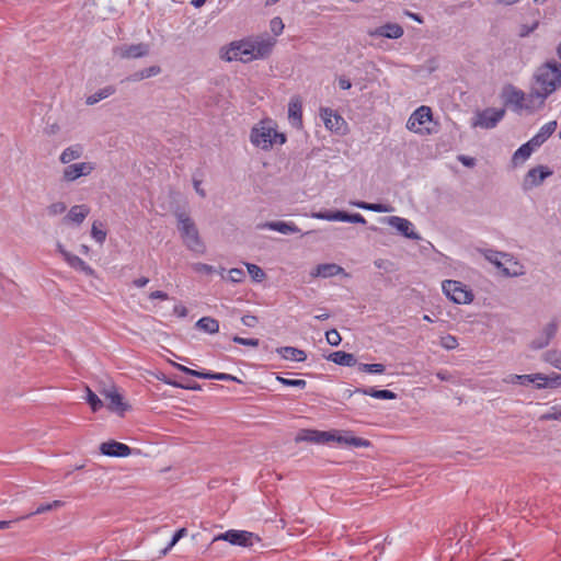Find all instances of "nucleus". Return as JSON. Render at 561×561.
<instances>
[{
  "mask_svg": "<svg viewBox=\"0 0 561 561\" xmlns=\"http://www.w3.org/2000/svg\"><path fill=\"white\" fill-rule=\"evenodd\" d=\"M255 49L250 42H233L220 50L221 59L226 61L240 60L248 62L255 59Z\"/></svg>",
  "mask_w": 561,
  "mask_h": 561,
  "instance_id": "nucleus-5",
  "label": "nucleus"
},
{
  "mask_svg": "<svg viewBox=\"0 0 561 561\" xmlns=\"http://www.w3.org/2000/svg\"><path fill=\"white\" fill-rule=\"evenodd\" d=\"M296 443L299 442H309L313 444H319L318 431L317 430H301L296 438Z\"/></svg>",
  "mask_w": 561,
  "mask_h": 561,
  "instance_id": "nucleus-38",
  "label": "nucleus"
},
{
  "mask_svg": "<svg viewBox=\"0 0 561 561\" xmlns=\"http://www.w3.org/2000/svg\"><path fill=\"white\" fill-rule=\"evenodd\" d=\"M224 540L229 542L232 546H239V547H252L255 542H260L261 538L251 531L248 530H238V529H230L222 534H219L214 537L213 542Z\"/></svg>",
  "mask_w": 561,
  "mask_h": 561,
  "instance_id": "nucleus-6",
  "label": "nucleus"
},
{
  "mask_svg": "<svg viewBox=\"0 0 561 561\" xmlns=\"http://www.w3.org/2000/svg\"><path fill=\"white\" fill-rule=\"evenodd\" d=\"M458 160L465 165V167H468V168H473L476 165V159L472 158V157H469V156H459L458 157Z\"/></svg>",
  "mask_w": 561,
  "mask_h": 561,
  "instance_id": "nucleus-63",
  "label": "nucleus"
},
{
  "mask_svg": "<svg viewBox=\"0 0 561 561\" xmlns=\"http://www.w3.org/2000/svg\"><path fill=\"white\" fill-rule=\"evenodd\" d=\"M333 443H337L339 445H347L353 447H368L370 446V442L362 438V437H355L346 434H342L340 431H332Z\"/></svg>",
  "mask_w": 561,
  "mask_h": 561,
  "instance_id": "nucleus-18",
  "label": "nucleus"
},
{
  "mask_svg": "<svg viewBox=\"0 0 561 561\" xmlns=\"http://www.w3.org/2000/svg\"><path fill=\"white\" fill-rule=\"evenodd\" d=\"M284 28V24L282 22V20L279 18H274L272 21H271V30L272 32L275 34V35H278L282 33Z\"/></svg>",
  "mask_w": 561,
  "mask_h": 561,
  "instance_id": "nucleus-59",
  "label": "nucleus"
},
{
  "mask_svg": "<svg viewBox=\"0 0 561 561\" xmlns=\"http://www.w3.org/2000/svg\"><path fill=\"white\" fill-rule=\"evenodd\" d=\"M241 322L243 325L245 327H249V328H254L257 322H259V319L257 317L255 316H252V314H244L242 318H241Z\"/></svg>",
  "mask_w": 561,
  "mask_h": 561,
  "instance_id": "nucleus-58",
  "label": "nucleus"
},
{
  "mask_svg": "<svg viewBox=\"0 0 561 561\" xmlns=\"http://www.w3.org/2000/svg\"><path fill=\"white\" fill-rule=\"evenodd\" d=\"M150 46L146 43L122 45L114 49L115 55L123 59L140 58L149 54Z\"/></svg>",
  "mask_w": 561,
  "mask_h": 561,
  "instance_id": "nucleus-11",
  "label": "nucleus"
},
{
  "mask_svg": "<svg viewBox=\"0 0 561 561\" xmlns=\"http://www.w3.org/2000/svg\"><path fill=\"white\" fill-rule=\"evenodd\" d=\"M325 339L331 346H337L342 341L340 333L335 329L327 331Z\"/></svg>",
  "mask_w": 561,
  "mask_h": 561,
  "instance_id": "nucleus-50",
  "label": "nucleus"
},
{
  "mask_svg": "<svg viewBox=\"0 0 561 561\" xmlns=\"http://www.w3.org/2000/svg\"><path fill=\"white\" fill-rule=\"evenodd\" d=\"M327 358L340 366L352 367L357 364L356 357L352 353H346L344 351L333 352Z\"/></svg>",
  "mask_w": 561,
  "mask_h": 561,
  "instance_id": "nucleus-23",
  "label": "nucleus"
},
{
  "mask_svg": "<svg viewBox=\"0 0 561 561\" xmlns=\"http://www.w3.org/2000/svg\"><path fill=\"white\" fill-rule=\"evenodd\" d=\"M319 444H329L332 443L333 434L332 431H318Z\"/></svg>",
  "mask_w": 561,
  "mask_h": 561,
  "instance_id": "nucleus-56",
  "label": "nucleus"
},
{
  "mask_svg": "<svg viewBox=\"0 0 561 561\" xmlns=\"http://www.w3.org/2000/svg\"><path fill=\"white\" fill-rule=\"evenodd\" d=\"M548 344L549 342L541 334L539 337L535 339L530 345L534 350H540L546 347Z\"/></svg>",
  "mask_w": 561,
  "mask_h": 561,
  "instance_id": "nucleus-60",
  "label": "nucleus"
},
{
  "mask_svg": "<svg viewBox=\"0 0 561 561\" xmlns=\"http://www.w3.org/2000/svg\"><path fill=\"white\" fill-rule=\"evenodd\" d=\"M82 154H83V147L81 145L77 144V145L66 148L61 152L59 160L61 163L68 164L71 161L79 159Z\"/></svg>",
  "mask_w": 561,
  "mask_h": 561,
  "instance_id": "nucleus-31",
  "label": "nucleus"
},
{
  "mask_svg": "<svg viewBox=\"0 0 561 561\" xmlns=\"http://www.w3.org/2000/svg\"><path fill=\"white\" fill-rule=\"evenodd\" d=\"M149 298H150V299L167 300V299H168V294H167V293H164V291H161V290H156V291H152V293L149 295Z\"/></svg>",
  "mask_w": 561,
  "mask_h": 561,
  "instance_id": "nucleus-64",
  "label": "nucleus"
},
{
  "mask_svg": "<svg viewBox=\"0 0 561 561\" xmlns=\"http://www.w3.org/2000/svg\"><path fill=\"white\" fill-rule=\"evenodd\" d=\"M174 216L178 222V230L186 248L197 254L205 252V244L199 237L198 229L194 220L182 210H175Z\"/></svg>",
  "mask_w": 561,
  "mask_h": 561,
  "instance_id": "nucleus-2",
  "label": "nucleus"
},
{
  "mask_svg": "<svg viewBox=\"0 0 561 561\" xmlns=\"http://www.w3.org/2000/svg\"><path fill=\"white\" fill-rule=\"evenodd\" d=\"M288 119L291 126L300 128L302 126V105L299 98L294 96L288 104Z\"/></svg>",
  "mask_w": 561,
  "mask_h": 561,
  "instance_id": "nucleus-19",
  "label": "nucleus"
},
{
  "mask_svg": "<svg viewBox=\"0 0 561 561\" xmlns=\"http://www.w3.org/2000/svg\"><path fill=\"white\" fill-rule=\"evenodd\" d=\"M484 257L501 271L504 276L513 277L522 275V266L514 261L513 256L505 252L485 250Z\"/></svg>",
  "mask_w": 561,
  "mask_h": 561,
  "instance_id": "nucleus-4",
  "label": "nucleus"
},
{
  "mask_svg": "<svg viewBox=\"0 0 561 561\" xmlns=\"http://www.w3.org/2000/svg\"><path fill=\"white\" fill-rule=\"evenodd\" d=\"M64 505V502L59 501V500H56V501H53L51 503H47V504H41L34 512H31L24 516H21L20 519H26L33 515H37V514H44L46 512H49L54 508H59Z\"/></svg>",
  "mask_w": 561,
  "mask_h": 561,
  "instance_id": "nucleus-37",
  "label": "nucleus"
},
{
  "mask_svg": "<svg viewBox=\"0 0 561 561\" xmlns=\"http://www.w3.org/2000/svg\"><path fill=\"white\" fill-rule=\"evenodd\" d=\"M273 45L274 42L271 39L252 43V47L255 49V58L266 57L271 53Z\"/></svg>",
  "mask_w": 561,
  "mask_h": 561,
  "instance_id": "nucleus-36",
  "label": "nucleus"
},
{
  "mask_svg": "<svg viewBox=\"0 0 561 561\" xmlns=\"http://www.w3.org/2000/svg\"><path fill=\"white\" fill-rule=\"evenodd\" d=\"M232 341L237 344L251 346V347H257L260 345L259 339H245V337H241L239 335L232 336Z\"/></svg>",
  "mask_w": 561,
  "mask_h": 561,
  "instance_id": "nucleus-53",
  "label": "nucleus"
},
{
  "mask_svg": "<svg viewBox=\"0 0 561 561\" xmlns=\"http://www.w3.org/2000/svg\"><path fill=\"white\" fill-rule=\"evenodd\" d=\"M186 534H187L186 528L183 527V528L178 529L175 531V534L173 535L169 545L162 550V554H167L171 550V548L178 543V541L180 539H182L183 537L186 536Z\"/></svg>",
  "mask_w": 561,
  "mask_h": 561,
  "instance_id": "nucleus-46",
  "label": "nucleus"
},
{
  "mask_svg": "<svg viewBox=\"0 0 561 561\" xmlns=\"http://www.w3.org/2000/svg\"><path fill=\"white\" fill-rule=\"evenodd\" d=\"M345 214L343 210H323L312 214V217L328 221H345Z\"/></svg>",
  "mask_w": 561,
  "mask_h": 561,
  "instance_id": "nucleus-33",
  "label": "nucleus"
},
{
  "mask_svg": "<svg viewBox=\"0 0 561 561\" xmlns=\"http://www.w3.org/2000/svg\"><path fill=\"white\" fill-rule=\"evenodd\" d=\"M67 209V206L62 202L53 203L47 207V211L49 216H56L65 213Z\"/></svg>",
  "mask_w": 561,
  "mask_h": 561,
  "instance_id": "nucleus-52",
  "label": "nucleus"
},
{
  "mask_svg": "<svg viewBox=\"0 0 561 561\" xmlns=\"http://www.w3.org/2000/svg\"><path fill=\"white\" fill-rule=\"evenodd\" d=\"M503 99L505 102V105H512L513 110L517 113H519L522 110H527L529 112L534 111V106L530 104H524L526 101V94L515 88L514 85H507L503 90Z\"/></svg>",
  "mask_w": 561,
  "mask_h": 561,
  "instance_id": "nucleus-9",
  "label": "nucleus"
},
{
  "mask_svg": "<svg viewBox=\"0 0 561 561\" xmlns=\"http://www.w3.org/2000/svg\"><path fill=\"white\" fill-rule=\"evenodd\" d=\"M355 392L381 400H393L397 398V394L394 392L386 389L377 390L375 388H356Z\"/></svg>",
  "mask_w": 561,
  "mask_h": 561,
  "instance_id": "nucleus-29",
  "label": "nucleus"
},
{
  "mask_svg": "<svg viewBox=\"0 0 561 561\" xmlns=\"http://www.w3.org/2000/svg\"><path fill=\"white\" fill-rule=\"evenodd\" d=\"M534 78L533 96L539 95L540 107L546 99L561 87V64L556 60L545 62L537 69Z\"/></svg>",
  "mask_w": 561,
  "mask_h": 561,
  "instance_id": "nucleus-1",
  "label": "nucleus"
},
{
  "mask_svg": "<svg viewBox=\"0 0 561 561\" xmlns=\"http://www.w3.org/2000/svg\"><path fill=\"white\" fill-rule=\"evenodd\" d=\"M247 268L251 277L256 282H261L265 277L263 270L255 264L247 263Z\"/></svg>",
  "mask_w": 561,
  "mask_h": 561,
  "instance_id": "nucleus-48",
  "label": "nucleus"
},
{
  "mask_svg": "<svg viewBox=\"0 0 561 561\" xmlns=\"http://www.w3.org/2000/svg\"><path fill=\"white\" fill-rule=\"evenodd\" d=\"M95 169L94 163L92 162H80L69 164L64 169L62 179L66 182H72L81 176H87L91 174Z\"/></svg>",
  "mask_w": 561,
  "mask_h": 561,
  "instance_id": "nucleus-10",
  "label": "nucleus"
},
{
  "mask_svg": "<svg viewBox=\"0 0 561 561\" xmlns=\"http://www.w3.org/2000/svg\"><path fill=\"white\" fill-rule=\"evenodd\" d=\"M358 369L368 374H383L386 370L382 364H359Z\"/></svg>",
  "mask_w": 561,
  "mask_h": 561,
  "instance_id": "nucleus-45",
  "label": "nucleus"
},
{
  "mask_svg": "<svg viewBox=\"0 0 561 561\" xmlns=\"http://www.w3.org/2000/svg\"><path fill=\"white\" fill-rule=\"evenodd\" d=\"M194 270L199 273L210 274L214 272V267L211 265L205 263H196L194 265Z\"/></svg>",
  "mask_w": 561,
  "mask_h": 561,
  "instance_id": "nucleus-62",
  "label": "nucleus"
},
{
  "mask_svg": "<svg viewBox=\"0 0 561 561\" xmlns=\"http://www.w3.org/2000/svg\"><path fill=\"white\" fill-rule=\"evenodd\" d=\"M257 228L274 230L283 234L300 232V229L294 222L285 221H267L265 224L259 225Z\"/></svg>",
  "mask_w": 561,
  "mask_h": 561,
  "instance_id": "nucleus-21",
  "label": "nucleus"
},
{
  "mask_svg": "<svg viewBox=\"0 0 561 561\" xmlns=\"http://www.w3.org/2000/svg\"><path fill=\"white\" fill-rule=\"evenodd\" d=\"M65 261L68 263L70 267L77 271H81L85 275H92L94 272L93 268L90 265H88L82 259L72 253L66 255Z\"/></svg>",
  "mask_w": 561,
  "mask_h": 561,
  "instance_id": "nucleus-32",
  "label": "nucleus"
},
{
  "mask_svg": "<svg viewBox=\"0 0 561 561\" xmlns=\"http://www.w3.org/2000/svg\"><path fill=\"white\" fill-rule=\"evenodd\" d=\"M557 329L558 327L556 322L548 323L543 329L542 336L550 342V340L556 335Z\"/></svg>",
  "mask_w": 561,
  "mask_h": 561,
  "instance_id": "nucleus-55",
  "label": "nucleus"
},
{
  "mask_svg": "<svg viewBox=\"0 0 561 561\" xmlns=\"http://www.w3.org/2000/svg\"><path fill=\"white\" fill-rule=\"evenodd\" d=\"M100 451L110 457H127L131 454V448L126 444L108 440L100 445Z\"/></svg>",
  "mask_w": 561,
  "mask_h": 561,
  "instance_id": "nucleus-16",
  "label": "nucleus"
},
{
  "mask_svg": "<svg viewBox=\"0 0 561 561\" xmlns=\"http://www.w3.org/2000/svg\"><path fill=\"white\" fill-rule=\"evenodd\" d=\"M346 218L345 221L352 222V224H366V219L358 213L356 214H345Z\"/></svg>",
  "mask_w": 561,
  "mask_h": 561,
  "instance_id": "nucleus-57",
  "label": "nucleus"
},
{
  "mask_svg": "<svg viewBox=\"0 0 561 561\" xmlns=\"http://www.w3.org/2000/svg\"><path fill=\"white\" fill-rule=\"evenodd\" d=\"M443 291L455 304L466 305L473 300V294L461 282L447 279L443 282Z\"/></svg>",
  "mask_w": 561,
  "mask_h": 561,
  "instance_id": "nucleus-7",
  "label": "nucleus"
},
{
  "mask_svg": "<svg viewBox=\"0 0 561 561\" xmlns=\"http://www.w3.org/2000/svg\"><path fill=\"white\" fill-rule=\"evenodd\" d=\"M539 379H543L541 374H533V375H515L511 374L504 378V382L506 383H517L522 386H528L530 383H537Z\"/></svg>",
  "mask_w": 561,
  "mask_h": 561,
  "instance_id": "nucleus-24",
  "label": "nucleus"
},
{
  "mask_svg": "<svg viewBox=\"0 0 561 561\" xmlns=\"http://www.w3.org/2000/svg\"><path fill=\"white\" fill-rule=\"evenodd\" d=\"M160 71H161V69H160L159 66H151V67L145 68L141 71L136 72L135 75H133L131 79L134 81L142 80V79H146V78H150V77L157 76L158 73H160Z\"/></svg>",
  "mask_w": 561,
  "mask_h": 561,
  "instance_id": "nucleus-40",
  "label": "nucleus"
},
{
  "mask_svg": "<svg viewBox=\"0 0 561 561\" xmlns=\"http://www.w3.org/2000/svg\"><path fill=\"white\" fill-rule=\"evenodd\" d=\"M276 380L284 386L296 387L299 389H305L307 386V382L304 379H288L279 375L276 376Z\"/></svg>",
  "mask_w": 561,
  "mask_h": 561,
  "instance_id": "nucleus-43",
  "label": "nucleus"
},
{
  "mask_svg": "<svg viewBox=\"0 0 561 561\" xmlns=\"http://www.w3.org/2000/svg\"><path fill=\"white\" fill-rule=\"evenodd\" d=\"M432 119V111L428 106L422 105L416 108L407 123V128L414 133L422 131L421 126Z\"/></svg>",
  "mask_w": 561,
  "mask_h": 561,
  "instance_id": "nucleus-12",
  "label": "nucleus"
},
{
  "mask_svg": "<svg viewBox=\"0 0 561 561\" xmlns=\"http://www.w3.org/2000/svg\"><path fill=\"white\" fill-rule=\"evenodd\" d=\"M245 273L242 268H231L228 272V279L232 283H240L244 279Z\"/></svg>",
  "mask_w": 561,
  "mask_h": 561,
  "instance_id": "nucleus-51",
  "label": "nucleus"
},
{
  "mask_svg": "<svg viewBox=\"0 0 561 561\" xmlns=\"http://www.w3.org/2000/svg\"><path fill=\"white\" fill-rule=\"evenodd\" d=\"M89 213L90 209L87 205H76L70 208L64 220L80 225L83 222Z\"/></svg>",
  "mask_w": 561,
  "mask_h": 561,
  "instance_id": "nucleus-25",
  "label": "nucleus"
},
{
  "mask_svg": "<svg viewBox=\"0 0 561 561\" xmlns=\"http://www.w3.org/2000/svg\"><path fill=\"white\" fill-rule=\"evenodd\" d=\"M101 393L108 401L107 409L112 412L123 415L130 408L114 387L104 389Z\"/></svg>",
  "mask_w": 561,
  "mask_h": 561,
  "instance_id": "nucleus-13",
  "label": "nucleus"
},
{
  "mask_svg": "<svg viewBox=\"0 0 561 561\" xmlns=\"http://www.w3.org/2000/svg\"><path fill=\"white\" fill-rule=\"evenodd\" d=\"M250 140L253 146L268 150L274 144H285L286 136L277 133L272 121H261L251 129Z\"/></svg>",
  "mask_w": 561,
  "mask_h": 561,
  "instance_id": "nucleus-3",
  "label": "nucleus"
},
{
  "mask_svg": "<svg viewBox=\"0 0 561 561\" xmlns=\"http://www.w3.org/2000/svg\"><path fill=\"white\" fill-rule=\"evenodd\" d=\"M557 126V121H551L545 124L530 139L531 144H534L537 148L540 147L556 131Z\"/></svg>",
  "mask_w": 561,
  "mask_h": 561,
  "instance_id": "nucleus-22",
  "label": "nucleus"
},
{
  "mask_svg": "<svg viewBox=\"0 0 561 561\" xmlns=\"http://www.w3.org/2000/svg\"><path fill=\"white\" fill-rule=\"evenodd\" d=\"M321 117L324 122L325 127L332 131L340 133L342 131V128L346 125L344 118L339 114L334 113L331 108H323L321 111Z\"/></svg>",
  "mask_w": 561,
  "mask_h": 561,
  "instance_id": "nucleus-17",
  "label": "nucleus"
},
{
  "mask_svg": "<svg viewBox=\"0 0 561 561\" xmlns=\"http://www.w3.org/2000/svg\"><path fill=\"white\" fill-rule=\"evenodd\" d=\"M368 35L371 37H386L391 39L400 38L404 31L403 27L397 23H386L374 30H369Z\"/></svg>",
  "mask_w": 561,
  "mask_h": 561,
  "instance_id": "nucleus-15",
  "label": "nucleus"
},
{
  "mask_svg": "<svg viewBox=\"0 0 561 561\" xmlns=\"http://www.w3.org/2000/svg\"><path fill=\"white\" fill-rule=\"evenodd\" d=\"M344 272V268L335 263L319 264L316 267V272L311 273L312 276H319L323 278L332 277Z\"/></svg>",
  "mask_w": 561,
  "mask_h": 561,
  "instance_id": "nucleus-27",
  "label": "nucleus"
},
{
  "mask_svg": "<svg viewBox=\"0 0 561 561\" xmlns=\"http://www.w3.org/2000/svg\"><path fill=\"white\" fill-rule=\"evenodd\" d=\"M195 328L205 333L215 334L219 332V322L211 317H203L195 323Z\"/></svg>",
  "mask_w": 561,
  "mask_h": 561,
  "instance_id": "nucleus-30",
  "label": "nucleus"
},
{
  "mask_svg": "<svg viewBox=\"0 0 561 561\" xmlns=\"http://www.w3.org/2000/svg\"><path fill=\"white\" fill-rule=\"evenodd\" d=\"M537 147L534 144H531L530 140L522 145L513 154V164L518 165L520 163H524L530 157V154Z\"/></svg>",
  "mask_w": 561,
  "mask_h": 561,
  "instance_id": "nucleus-28",
  "label": "nucleus"
},
{
  "mask_svg": "<svg viewBox=\"0 0 561 561\" xmlns=\"http://www.w3.org/2000/svg\"><path fill=\"white\" fill-rule=\"evenodd\" d=\"M202 379H214V380H221V381L241 382V380H239L237 377H234L230 374H226V373L203 371Z\"/></svg>",
  "mask_w": 561,
  "mask_h": 561,
  "instance_id": "nucleus-39",
  "label": "nucleus"
},
{
  "mask_svg": "<svg viewBox=\"0 0 561 561\" xmlns=\"http://www.w3.org/2000/svg\"><path fill=\"white\" fill-rule=\"evenodd\" d=\"M181 389L193 390V391H201L202 390V386L199 383H197L196 381L186 380V381H183Z\"/></svg>",
  "mask_w": 561,
  "mask_h": 561,
  "instance_id": "nucleus-61",
  "label": "nucleus"
},
{
  "mask_svg": "<svg viewBox=\"0 0 561 561\" xmlns=\"http://www.w3.org/2000/svg\"><path fill=\"white\" fill-rule=\"evenodd\" d=\"M541 421H561V405H553L547 413L540 416Z\"/></svg>",
  "mask_w": 561,
  "mask_h": 561,
  "instance_id": "nucleus-47",
  "label": "nucleus"
},
{
  "mask_svg": "<svg viewBox=\"0 0 561 561\" xmlns=\"http://www.w3.org/2000/svg\"><path fill=\"white\" fill-rule=\"evenodd\" d=\"M276 352L284 359H290V360H295V362H305L307 358V354L305 353V351L293 347V346L277 347Z\"/></svg>",
  "mask_w": 561,
  "mask_h": 561,
  "instance_id": "nucleus-26",
  "label": "nucleus"
},
{
  "mask_svg": "<svg viewBox=\"0 0 561 561\" xmlns=\"http://www.w3.org/2000/svg\"><path fill=\"white\" fill-rule=\"evenodd\" d=\"M440 345L446 350H454L458 346V340L456 336L447 334L445 336H442Z\"/></svg>",
  "mask_w": 561,
  "mask_h": 561,
  "instance_id": "nucleus-49",
  "label": "nucleus"
},
{
  "mask_svg": "<svg viewBox=\"0 0 561 561\" xmlns=\"http://www.w3.org/2000/svg\"><path fill=\"white\" fill-rule=\"evenodd\" d=\"M101 222L94 221L91 228L92 238L100 244H102L106 239V231L103 230Z\"/></svg>",
  "mask_w": 561,
  "mask_h": 561,
  "instance_id": "nucleus-41",
  "label": "nucleus"
},
{
  "mask_svg": "<svg viewBox=\"0 0 561 561\" xmlns=\"http://www.w3.org/2000/svg\"><path fill=\"white\" fill-rule=\"evenodd\" d=\"M541 377L543 379H539V381L536 383L537 389H543V388H557L561 386V375L560 374H552L551 376H546L541 374Z\"/></svg>",
  "mask_w": 561,
  "mask_h": 561,
  "instance_id": "nucleus-35",
  "label": "nucleus"
},
{
  "mask_svg": "<svg viewBox=\"0 0 561 561\" xmlns=\"http://www.w3.org/2000/svg\"><path fill=\"white\" fill-rule=\"evenodd\" d=\"M543 359L547 363H550L556 368L561 369V352L558 351H548L543 354Z\"/></svg>",
  "mask_w": 561,
  "mask_h": 561,
  "instance_id": "nucleus-44",
  "label": "nucleus"
},
{
  "mask_svg": "<svg viewBox=\"0 0 561 561\" xmlns=\"http://www.w3.org/2000/svg\"><path fill=\"white\" fill-rule=\"evenodd\" d=\"M87 402L93 412L99 411L103 407V401L90 388H87Z\"/></svg>",
  "mask_w": 561,
  "mask_h": 561,
  "instance_id": "nucleus-42",
  "label": "nucleus"
},
{
  "mask_svg": "<svg viewBox=\"0 0 561 561\" xmlns=\"http://www.w3.org/2000/svg\"><path fill=\"white\" fill-rule=\"evenodd\" d=\"M114 93H115V88L112 87V85H107V87H105L103 89H100L95 93L89 95L87 98V100H85V103L88 105H94L98 102H100L101 100L106 99V98L111 96Z\"/></svg>",
  "mask_w": 561,
  "mask_h": 561,
  "instance_id": "nucleus-34",
  "label": "nucleus"
},
{
  "mask_svg": "<svg viewBox=\"0 0 561 561\" xmlns=\"http://www.w3.org/2000/svg\"><path fill=\"white\" fill-rule=\"evenodd\" d=\"M504 115V108L488 107L483 111L477 112L471 126L492 129L503 119Z\"/></svg>",
  "mask_w": 561,
  "mask_h": 561,
  "instance_id": "nucleus-8",
  "label": "nucleus"
},
{
  "mask_svg": "<svg viewBox=\"0 0 561 561\" xmlns=\"http://www.w3.org/2000/svg\"><path fill=\"white\" fill-rule=\"evenodd\" d=\"M389 226L396 228L400 233H402L405 238L411 240H419L421 237L413 231L412 222L405 218H401L398 216H390L385 218Z\"/></svg>",
  "mask_w": 561,
  "mask_h": 561,
  "instance_id": "nucleus-14",
  "label": "nucleus"
},
{
  "mask_svg": "<svg viewBox=\"0 0 561 561\" xmlns=\"http://www.w3.org/2000/svg\"><path fill=\"white\" fill-rule=\"evenodd\" d=\"M172 365L179 369L180 371L186 374V375H190V376H193V377H196V378H201L202 379V373L203 371H199V370H195V369H192V368H188L184 365H181V364H178V363H172Z\"/></svg>",
  "mask_w": 561,
  "mask_h": 561,
  "instance_id": "nucleus-54",
  "label": "nucleus"
},
{
  "mask_svg": "<svg viewBox=\"0 0 561 561\" xmlns=\"http://www.w3.org/2000/svg\"><path fill=\"white\" fill-rule=\"evenodd\" d=\"M551 174L552 172L547 167L538 165L527 172L525 183H530L531 186H538Z\"/></svg>",
  "mask_w": 561,
  "mask_h": 561,
  "instance_id": "nucleus-20",
  "label": "nucleus"
}]
</instances>
